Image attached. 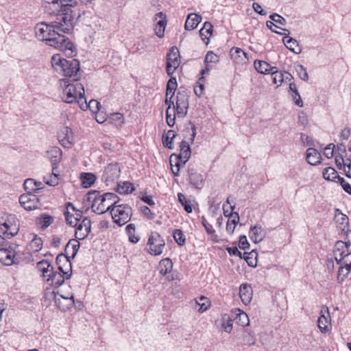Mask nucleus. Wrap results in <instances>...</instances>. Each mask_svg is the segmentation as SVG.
I'll return each instance as SVG.
<instances>
[{
	"label": "nucleus",
	"instance_id": "f257e3e1",
	"mask_svg": "<svg viewBox=\"0 0 351 351\" xmlns=\"http://www.w3.org/2000/svg\"><path fill=\"white\" fill-rule=\"evenodd\" d=\"M189 99L185 92H178L176 98V105L168 106L166 110V121L169 127L175 125L176 117L184 118L188 112Z\"/></svg>",
	"mask_w": 351,
	"mask_h": 351
},
{
	"label": "nucleus",
	"instance_id": "f03ea898",
	"mask_svg": "<svg viewBox=\"0 0 351 351\" xmlns=\"http://www.w3.org/2000/svg\"><path fill=\"white\" fill-rule=\"evenodd\" d=\"M53 69L58 73L77 79L80 71V62L76 59L66 60L60 54H54L51 58Z\"/></svg>",
	"mask_w": 351,
	"mask_h": 351
},
{
	"label": "nucleus",
	"instance_id": "7ed1b4c3",
	"mask_svg": "<svg viewBox=\"0 0 351 351\" xmlns=\"http://www.w3.org/2000/svg\"><path fill=\"white\" fill-rule=\"evenodd\" d=\"M59 83L62 89L61 97L65 103L77 102L78 104L80 99L84 97V86L77 82V79H75L73 83H70L66 79H61Z\"/></svg>",
	"mask_w": 351,
	"mask_h": 351
},
{
	"label": "nucleus",
	"instance_id": "20e7f679",
	"mask_svg": "<svg viewBox=\"0 0 351 351\" xmlns=\"http://www.w3.org/2000/svg\"><path fill=\"white\" fill-rule=\"evenodd\" d=\"M94 195L91 208L97 214H103L106 211L110 212L118 198L112 193H106L103 195L95 193Z\"/></svg>",
	"mask_w": 351,
	"mask_h": 351
},
{
	"label": "nucleus",
	"instance_id": "39448f33",
	"mask_svg": "<svg viewBox=\"0 0 351 351\" xmlns=\"http://www.w3.org/2000/svg\"><path fill=\"white\" fill-rule=\"evenodd\" d=\"M110 215L113 222L119 226L126 224L132 216V209L127 204H121L117 199L115 204L111 208Z\"/></svg>",
	"mask_w": 351,
	"mask_h": 351
},
{
	"label": "nucleus",
	"instance_id": "423d86ee",
	"mask_svg": "<svg viewBox=\"0 0 351 351\" xmlns=\"http://www.w3.org/2000/svg\"><path fill=\"white\" fill-rule=\"evenodd\" d=\"M61 32L56 30V35H53L47 42V45L64 51L66 56H73L75 54L73 44L68 38L60 34Z\"/></svg>",
	"mask_w": 351,
	"mask_h": 351
},
{
	"label": "nucleus",
	"instance_id": "0eeeda50",
	"mask_svg": "<svg viewBox=\"0 0 351 351\" xmlns=\"http://www.w3.org/2000/svg\"><path fill=\"white\" fill-rule=\"evenodd\" d=\"M56 21H53V28L62 33H69L73 28V16L70 7H64L58 14Z\"/></svg>",
	"mask_w": 351,
	"mask_h": 351
},
{
	"label": "nucleus",
	"instance_id": "6e6552de",
	"mask_svg": "<svg viewBox=\"0 0 351 351\" xmlns=\"http://www.w3.org/2000/svg\"><path fill=\"white\" fill-rule=\"evenodd\" d=\"M6 217L3 223H1V239H10L15 236L19 230L18 220L14 215L5 214Z\"/></svg>",
	"mask_w": 351,
	"mask_h": 351
},
{
	"label": "nucleus",
	"instance_id": "1a4fd4ad",
	"mask_svg": "<svg viewBox=\"0 0 351 351\" xmlns=\"http://www.w3.org/2000/svg\"><path fill=\"white\" fill-rule=\"evenodd\" d=\"M165 242L163 238L156 232H152L146 244L147 252L152 256H158L163 252Z\"/></svg>",
	"mask_w": 351,
	"mask_h": 351
},
{
	"label": "nucleus",
	"instance_id": "9d476101",
	"mask_svg": "<svg viewBox=\"0 0 351 351\" xmlns=\"http://www.w3.org/2000/svg\"><path fill=\"white\" fill-rule=\"evenodd\" d=\"M345 235L346 241H338L335 245L334 256L337 263L351 252V230H347Z\"/></svg>",
	"mask_w": 351,
	"mask_h": 351
},
{
	"label": "nucleus",
	"instance_id": "9b49d317",
	"mask_svg": "<svg viewBox=\"0 0 351 351\" xmlns=\"http://www.w3.org/2000/svg\"><path fill=\"white\" fill-rule=\"evenodd\" d=\"M56 29L53 28V22L49 24L44 22L40 23L34 27L36 38L41 41H45L46 44L53 35H56Z\"/></svg>",
	"mask_w": 351,
	"mask_h": 351
},
{
	"label": "nucleus",
	"instance_id": "f8f14e48",
	"mask_svg": "<svg viewBox=\"0 0 351 351\" xmlns=\"http://www.w3.org/2000/svg\"><path fill=\"white\" fill-rule=\"evenodd\" d=\"M180 64V56L178 49L172 47L167 54L166 71L169 76L171 75Z\"/></svg>",
	"mask_w": 351,
	"mask_h": 351
},
{
	"label": "nucleus",
	"instance_id": "ddd939ff",
	"mask_svg": "<svg viewBox=\"0 0 351 351\" xmlns=\"http://www.w3.org/2000/svg\"><path fill=\"white\" fill-rule=\"evenodd\" d=\"M121 169L118 164H109L104 169L102 175V180L106 185L110 186L117 182L120 177Z\"/></svg>",
	"mask_w": 351,
	"mask_h": 351
},
{
	"label": "nucleus",
	"instance_id": "4468645a",
	"mask_svg": "<svg viewBox=\"0 0 351 351\" xmlns=\"http://www.w3.org/2000/svg\"><path fill=\"white\" fill-rule=\"evenodd\" d=\"M58 138L61 145L66 148L71 147L75 141L73 132L69 127H63L59 130Z\"/></svg>",
	"mask_w": 351,
	"mask_h": 351
},
{
	"label": "nucleus",
	"instance_id": "2eb2a0df",
	"mask_svg": "<svg viewBox=\"0 0 351 351\" xmlns=\"http://www.w3.org/2000/svg\"><path fill=\"white\" fill-rule=\"evenodd\" d=\"M60 271H52L47 278V281H51V285L58 287L63 284L65 279H69L71 277V271H64L62 266H59Z\"/></svg>",
	"mask_w": 351,
	"mask_h": 351
},
{
	"label": "nucleus",
	"instance_id": "dca6fc26",
	"mask_svg": "<svg viewBox=\"0 0 351 351\" xmlns=\"http://www.w3.org/2000/svg\"><path fill=\"white\" fill-rule=\"evenodd\" d=\"M75 237L77 240L84 239L89 234L91 228V221L88 217H84L75 226Z\"/></svg>",
	"mask_w": 351,
	"mask_h": 351
},
{
	"label": "nucleus",
	"instance_id": "f3484780",
	"mask_svg": "<svg viewBox=\"0 0 351 351\" xmlns=\"http://www.w3.org/2000/svg\"><path fill=\"white\" fill-rule=\"evenodd\" d=\"M55 302L56 306L62 311H66L71 308L75 304L73 293L68 294L67 295L58 293L55 295Z\"/></svg>",
	"mask_w": 351,
	"mask_h": 351
},
{
	"label": "nucleus",
	"instance_id": "a211bd4d",
	"mask_svg": "<svg viewBox=\"0 0 351 351\" xmlns=\"http://www.w3.org/2000/svg\"><path fill=\"white\" fill-rule=\"evenodd\" d=\"M320 313L321 315L317 321V326L322 332L326 333L331 328L330 316L328 308L323 306L321 309Z\"/></svg>",
	"mask_w": 351,
	"mask_h": 351
},
{
	"label": "nucleus",
	"instance_id": "6ab92c4d",
	"mask_svg": "<svg viewBox=\"0 0 351 351\" xmlns=\"http://www.w3.org/2000/svg\"><path fill=\"white\" fill-rule=\"evenodd\" d=\"M21 205L27 210H35L38 207L39 202L36 196L32 193H26L19 198Z\"/></svg>",
	"mask_w": 351,
	"mask_h": 351
},
{
	"label": "nucleus",
	"instance_id": "aec40b11",
	"mask_svg": "<svg viewBox=\"0 0 351 351\" xmlns=\"http://www.w3.org/2000/svg\"><path fill=\"white\" fill-rule=\"evenodd\" d=\"M18 263V258L16 257V251L13 247H1V263L10 266Z\"/></svg>",
	"mask_w": 351,
	"mask_h": 351
},
{
	"label": "nucleus",
	"instance_id": "412c9836",
	"mask_svg": "<svg viewBox=\"0 0 351 351\" xmlns=\"http://www.w3.org/2000/svg\"><path fill=\"white\" fill-rule=\"evenodd\" d=\"M266 230L260 224L251 226L249 230V237L255 243H259L263 240L266 236Z\"/></svg>",
	"mask_w": 351,
	"mask_h": 351
},
{
	"label": "nucleus",
	"instance_id": "4be33fe9",
	"mask_svg": "<svg viewBox=\"0 0 351 351\" xmlns=\"http://www.w3.org/2000/svg\"><path fill=\"white\" fill-rule=\"evenodd\" d=\"M191 148L186 141H182L180 145V154L178 155L172 154L171 158H175L176 160L180 161L182 164H185L191 156Z\"/></svg>",
	"mask_w": 351,
	"mask_h": 351
},
{
	"label": "nucleus",
	"instance_id": "5701e85b",
	"mask_svg": "<svg viewBox=\"0 0 351 351\" xmlns=\"http://www.w3.org/2000/svg\"><path fill=\"white\" fill-rule=\"evenodd\" d=\"M45 10L49 14H57L63 10V3L61 0H43Z\"/></svg>",
	"mask_w": 351,
	"mask_h": 351
},
{
	"label": "nucleus",
	"instance_id": "b1692460",
	"mask_svg": "<svg viewBox=\"0 0 351 351\" xmlns=\"http://www.w3.org/2000/svg\"><path fill=\"white\" fill-rule=\"evenodd\" d=\"M155 21V34L158 37L162 38L167 25L166 16L162 12H159L156 14Z\"/></svg>",
	"mask_w": 351,
	"mask_h": 351
},
{
	"label": "nucleus",
	"instance_id": "393cba45",
	"mask_svg": "<svg viewBox=\"0 0 351 351\" xmlns=\"http://www.w3.org/2000/svg\"><path fill=\"white\" fill-rule=\"evenodd\" d=\"M270 73L271 74L272 82L276 85L277 88L280 86L285 80L291 81L293 79L289 73L278 71L276 67Z\"/></svg>",
	"mask_w": 351,
	"mask_h": 351
},
{
	"label": "nucleus",
	"instance_id": "a878e982",
	"mask_svg": "<svg viewBox=\"0 0 351 351\" xmlns=\"http://www.w3.org/2000/svg\"><path fill=\"white\" fill-rule=\"evenodd\" d=\"M239 296L242 302L245 304H249L253 297V291L250 285L242 284L239 288Z\"/></svg>",
	"mask_w": 351,
	"mask_h": 351
},
{
	"label": "nucleus",
	"instance_id": "bb28decb",
	"mask_svg": "<svg viewBox=\"0 0 351 351\" xmlns=\"http://www.w3.org/2000/svg\"><path fill=\"white\" fill-rule=\"evenodd\" d=\"M230 55L232 60L237 64H245L248 62L247 53L240 48L232 47L230 49Z\"/></svg>",
	"mask_w": 351,
	"mask_h": 351
},
{
	"label": "nucleus",
	"instance_id": "cd10ccee",
	"mask_svg": "<svg viewBox=\"0 0 351 351\" xmlns=\"http://www.w3.org/2000/svg\"><path fill=\"white\" fill-rule=\"evenodd\" d=\"M189 177L190 183L196 189H201L204 185L203 176L197 173V171L191 167L189 169Z\"/></svg>",
	"mask_w": 351,
	"mask_h": 351
},
{
	"label": "nucleus",
	"instance_id": "c85d7f7f",
	"mask_svg": "<svg viewBox=\"0 0 351 351\" xmlns=\"http://www.w3.org/2000/svg\"><path fill=\"white\" fill-rule=\"evenodd\" d=\"M78 105L82 110L89 108L94 113H97L101 108V104L97 100L92 99L87 103L85 97L80 99Z\"/></svg>",
	"mask_w": 351,
	"mask_h": 351
},
{
	"label": "nucleus",
	"instance_id": "c756f323",
	"mask_svg": "<svg viewBox=\"0 0 351 351\" xmlns=\"http://www.w3.org/2000/svg\"><path fill=\"white\" fill-rule=\"evenodd\" d=\"M306 160L311 165H317L321 163L322 156L316 149L310 147L306 149Z\"/></svg>",
	"mask_w": 351,
	"mask_h": 351
},
{
	"label": "nucleus",
	"instance_id": "7c9ffc66",
	"mask_svg": "<svg viewBox=\"0 0 351 351\" xmlns=\"http://www.w3.org/2000/svg\"><path fill=\"white\" fill-rule=\"evenodd\" d=\"M219 62V57L213 51H208L205 57L204 62L206 64L205 69L201 71V75H204L205 73H208L213 69V66L210 64H216Z\"/></svg>",
	"mask_w": 351,
	"mask_h": 351
},
{
	"label": "nucleus",
	"instance_id": "2f4dec72",
	"mask_svg": "<svg viewBox=\"0 0 351 351\" xmlns=\"http://www.w3.org/2000/svg\"><path fill=\"white\" fill-rule=\"evenodd\" d=\"M202 20V16L195 13H191L188 15L186 20L184 28L186 30H192L197 27Z\"/></svg>",
	"mask_w": 351,
	"mask_h": 351
},
{
	"label": "nucleus",
	"instance_id": "473e14b6",
	"mask_svg": "<svg viewBox=\"0 0 351 351\" xmlns=\"http://www.w3.org/2000/svg\"><path fill=\"white\" fill-rule=\"evenodd\" d=\"M254 66L256 70L262 74H269L276 69L275 66H271L268 62L258 60L254 61Z\"/></svg>",
	"mask_w": 351,
	"mask_h": 351
},
{
	"label": "nucleus",
	"instance_id": "72a5a7b5",
	"mask_svg": "<svg viewBox=\"0 0 351 351\" xmlns=\"http://www.w3.org/2000/svg\"><path fill=\"white\" fill-rule=\"evenodd\" d=\"M54 221L52 216L47 214H41L36 219V223L42 230L46 229L49 227Z\"/></svg>",
	"mask_w": 351,
	"mask_h": 351
},
{
	"label": "nucleus",
	"instance_id": "f704fd0d",
	"mask_svg": "<svg viewBox=\"0 0 351 351\" xmlns=\"http://www.w3.org/2000/svg\"><path fill=\"white\" fill-rule=\"evenodd\" d=\"M47 156L53 164L58 163L61 160L62 151L58 147H51L47 150Z\"/></svg>",
	"mask_w": 351,
	"mask_h": 351
},
{
	"label": "nucleus",
	"instance_id": "c9c22d12",
	"mask_svg": "<svg viewBox=\"0 0 351 351\" xmlns=\"http://www.w3.org/2000/svg\"><path fill=\"white\" fill-rule=\"evenodd\" d=\"M235 320L237 324L245 327L250 325V319L247 315L239 308L234 309Z\"/></svg>",
	"mask_w": 351,
	"mask_h": 351
},
{
	"label": "nucleus",
	"instance_id": "e433bc0d",
	"mask_svg": "<svg viewBox=\"0 0 351 351\" xmlns=\"http://www.w3.org/2000/svg\"><path fill=\"white\" fill-rule=\"evenodd\" d=\"M283 43L287 49L292 51L295 53L299 54L301 53L302 49L295 39H293L289 36H285L283 38Z\"/></svg>",
	"mask_w": 351,
	"mask_h": 351
},
{
	"label": "nucleus",
	"instance_id": "4c0bfd02",
	"mask_svg": "<svg viewBox=\"0 0 351 351\" xmlns=\"http://www.w3.org/2000/svg\"><path fill=\"white\" fill-rule=\"evenodd\" d=\"M213 30V27L210 22L204 23V27L199 30V35L206 45L209 43V36L212 35Z\"/></svg>",
	"mask_w": 351,
	"mask_h": 351
},
{
	"label": "nucleus",
	"instance_id": "58836bf2",
	"mask_svg": "<svg viewBox=\"0 0 351 351\" xmlns=\"http://www.w3.org/2000/svg\"><path fill=\"white\" fill-rule=\"evenodd\" d=\"M173 269V263L169 258L161 260L159 263L158 269L162 276H165L170 273Z\"/></svg>",
	"mask_w": 351,
	"mask_h": 351
},
{
	"label": "nucleus",
	"instance_id": "ea45409f",
	"mask_svg": "<svg viewBox=\"0 0 351 351\" xmlns=\"http://www.w3.org/2000/svg\"><path fill=\"white\" fill-rule=\"evenodd\" d=\"M37 268L42 272L44 278H48L53 271V267L46 260H43L37 263Z\"/></svg>",
	"mask_w": 351,
	"mask_h": 351
},
{
	"label": "nucleus",
	"instance_id": "a19ab883",
	"mask_svg": "<svg viewBox=\"0 0 351 351\" xmlns=\"http://www.w3.org/2000/svg\"><path fill=\"white\" fill-rule=\"evenodd\" d=\"M239 221V216L237 213H231L230 215V217L228 218L227 224H226V230L230 233H233L236 226Z\"/></svg>",
	"mask_w": 351,
	"mask_h": 351
},
{
	"label": "nucleus",
	"instance_id": "79ce46f5",
	"mask_svg": "<svg viewBox=\"0 0 351 351\" xmlns=\"http://www.w3.org/2000/svg\"><path fill=\"white\" fill-rule=\"evenodd\" d=\"M323 177L325 180L337 182L340 178L337 171L333 167H326L323 170Z\"/></svg>",
	"mask_w": 351,
	"mask_h": 351
},
{
	"label": "nucleus",
	"instance_id": "37998d69",
	"mask_svg": "<svg viewBox=\"0 0 351 351\" xmlns=\"http://www.w3.org/2000/svg\"><path fill=\"white\" fill-rule=\"evenodd\" d=\"M116 191L119 194H128L134 191V188L132 183L130 182H123L117 184Z\"/></svg>",
	"mask_w": 351,
	"mask_h": 351
},
{
	"label": "nucleus",
	"instance_id": "c03bdc74",
	"mask_svg": "<svg viewBox=\"0 0 351 351\" xmlns=\"http://www.w3.org/2000/svg\"><path fill=\"white\" fill-rule=\"evenodd\" d=\"M82 185L84 188L90 187L95 181V176L91 173H83L81 174Z\"/></svg>",
	"mask_w": 351,
	"mask_h": 351
},
{
	"label": "nucleus",
	"instance_id": "a18cd8bd",
	"mask_svg": "<svg viewBox=\"0 0 351 351\" xmlns=\"http://www.w3.org/2000/svg\"><path fill=\"white\" fill-rule=\"evenodd\" d=\"M32 236L33 237L29 242V246L32 252H38L43 247V240L36 234H32Z\"/></svg>",
	"mask_w": 351,
	"mask_h": 351
},
{
	"label": "nucleus",
	"instance_id": "49530a36",
	"mask_svg": "<svg viewBox=\"0 0 351 351\" xmlns=\"http://www.w3.org/2000/svg\"><path fill=\"white\" fill-rule=\"evenodd\" d=\"M195 305L199 306L197 309L199 312L203 313L208 310L210 306V300L208 298L200 296L195 299Z\"/></svg>",
	"mask_w": 351,
	"mask_h": 351
},
{
	"label": "nucleus",
	"instance_id": "de8ad7c7",
	"mask_svg": "<svg viewBox=\"0 0 351 351\" xmlns=\"http://www.w3.org/2000/svg\"><path fill=\"white\" fill-rule=\"evenodd\" d=\"M136 227L134 223L128 224L125 228V232L128 236L130 242L136 243L139 241L138 236L135 235Z\"/></svg>",
	"mask_w": 351,
	"mask_h": 351
},
{
	"label": "nucleus",
	"instance_id": "09e8293b",
	"mask_svg": "<svg viewBox=\"0 0 351 351\" xmlns=\"http://www.w3.org/2000/svg\"><path fill=\"white\" fill-rule=\"evenodd\" d=\"M176 136V134L173 130H169L162 136V143L164 146L169 149L173 148V139Z\"/></svg>",
	"mask_w": 351,
	"mask_h": 351
},
{
	"label": "nucleus",
	"instance_id": "8fccbe9b",
	"mask_svg": "<svg viewBox=\"0 0 351 351\" xmlns=\"http://www.w3.org/2000/svg\"><path fill=\"white\" fill-rule=\"evenodd\" d=\"M221 327L223 330L225 332L230 333L232 331L233 327L232 319L228 315L224 314L221 317Z\"/></svg>",
	"mask_w": 351,
	"mask_h": 351
},
{
	"label": "nucleus",
	"instance_id": "3c124183",
	"mask_svg": "<svg viewBox=\"0 0 351 351\" xmlns=\"http://www.w3.org/2000/svg\"><path fill=\"white\" fill-rule=\"evenodd\" d=\"M243 341L245 345L252 346L256 343V339L251 331L245 330L243 332Z\"/></svg>",
	"mask_w": 351,
	"mask_h": 351
},
{
	"label": "nucleus",
	"instance_id": "603ef678",
	"mask_svg": "<svg viewBox=\"0 0 351 351\" xmlns=\"http://www.w3.org/2000/svg\"><path fill=\"white\" fill-rule=\"evenodd\" d=\"M55 168L53 169V173L49 176L44 177L45 182L49 186H56L58 184L59 177L57 173L54 172Z\"/></svg>",
	"mask_w": 351,
	"mask_h": 351
},
{
	"label": "nucleus",
	"instance_id": "864d4df0",
	"mask_svg": "<svg viewBox=\"0 0 351 351\" xmlns=\"http://www.w3.org/2000/svg\"><path fill=\"white\" fill-rule=\"evenodd\" d=\"M204 77H202L198 80L197 85L194 87V93L198 97H200L204 94Z\"/></svg>",
	"mask_w": 351,
	"mask_h": 351
},
{
	"label": "nucleus",
	"instance_id": "5fc2aeb1",
	"mask_svg": "<svg viewBox=\"0 0 351 351\" xmlns=\"http://www.w3.org/2000/svg\"><path fill=\"white\" fill-rule=\"evenodd\" d=\"M351 271V268L346 267V265H340L338 271L337 280L339 282L343 281V280L348 276Z\"/></svg>",
	"mask_w": 351,
	"mask_h": 351
},
{
	"label": "nucleus",
	"instance_id": "6e6d98bb",
	"mask_svg": "<svg viewBox=\"0 0 351 351\" xmlns=\"http://www.w3.org/2000/svg\"><path fill=\"white\" fill-rule=\"evenodd\" d=\"M24 188L28 192V193H32V192H37L38 188H35V185H36V182L34 179H27L24 182Z\"/></svg>",
	"mask_w": 351,
	"mask_h": 351
},
{
	"label": "nucleus",
	"instance_id": "4d7b16f0",
	"mask_svg": "<svg viewBox=\"0 0 351 351\" xmlns=\"http://www.w3.org/2000/svg\"><path fill=\"white\" fill-rule=\"evenodd\" d=\"M295 71L298 77L304 81H308V75L306 71V69L301 64H298L295 66Z\"/></svg>",
	"mask_w": 351,
	"mask_h": 351
},
{
	"label": "nucleus",
	"instance_id": "13d9d810",
	"mask_svg": "<svg viewBox=\"0 0 351 351\" xmlns=\"http://www.w3.org/2000/svg\"><path fill=\"white\" fill-rule=\"evenodd\" d=\"M173 238L179 245H183L185 243V236L180 230L176 229L174 230Z\"/></svg>",
	"mask_w": 351,
	"mask_h": 351
},
{
	"label": "nucleus",
	"instance_id": "bf43d9fd",
	"mask_svg": "<svg viewBox=\"0 0 351 351\" xmlns=\"http://www.w3.org/2000/svg\"><path fill=\"white\" fill-rule=\"evenodd\" d=\"M178 201L180 202V204L184 206V210L188 213H190L192 212V207L189 204L188 201L186 199V197L184 195H183L181 193H179L178 195Z\"/></svg>",
	"mask_w": 351,
	"mask_h": 351
},
{
	"label": "nucleus",
	"instance_id": "052dcab7",
	"mask_svg": "<svg viewBox=\"0 0 351 351\" xmlns=\"http://www.w3.org/2000/svg\"><path fill=\"white\" fill-rule=\"evenodd\" d=\"M202 225L205 228L207 233L212 235L213 241H217L218 239L217 238V236L215 234V230L213 228V226L207 222V221L205 219H203L202 220Z\"/></svg>",
	"mask_w": 351,
	"mask_h": 351
},
{
	"label": "nucleus",
	"instance_id": "680f3d73",
	"mask_svg": "<svg viewBox=\"0 0 351 351\" xmlns=\"http://www.w3.org/2000/svg\"><path fill=\"white\" fill-rule=\"evenodd\" d=\"M175 94V90H172L170 89H166V95H165V104L168 106L176 105V100L173 99V96Z\"/></svg>",
	"mask_w": 351,
	"mask_h": 351
},
{
	"label": "nucleus",
	"instance_id": "e2e57ef3",
	"mask_svg": "<svg viewBox=\"0 0 351 351\" xmlns=\"http://www.w3.org/2000/svg\"><path fill=\"white\" fill-rule=\"evenodd\" d=\"M78 214L76 217L70 215L69 213H65V218L66 223L71 226L75 227L77 225V223L80 221V218L78 217Z\"/></svg>",
	"mask_w": 351,
	"mask_h": 351
},
{
	"label": "nucleus",
	"instance_id": "0e129e2a",
	"mask_svg": "<svg viewBox=\"0 0 351 351\" xmlns=\"http://www.w3.org/2000/svg\"><path fill=\"white\" fill-rule=\"evenodd\" d=\"M269 18L276 23L280 24L282 25H285L286 24L285 19L276 13L271 14Z\"/></svg>",
	"mask_w": 351,
	"mask_h": 351
},
{
	"label": "nucleus",
	"instance_id": "69168bd1",
	"mask_svg": "<svg viewBox=\"0 0 351 351\" xmlns=\"http://www.w3.org/2000/svg\"><path fill=\"white\" fill-rule=\"evenodd\" d=\"M335 147V144L330 143L324 149V155L328 158H331L334 155V149Z\"/></svg>",
	"mask_w": 351,
	"mask_h": 351
},
{
	"label": "nucleus",
	"instance_id": "338daca9",
	"mask_svg": "<svg viewBox=\"0 0 351 351\" xmlns=\"http://www.w3.org/2000/svg\"><path fill=\"white\" fill-rule=\"evenodd\" d=\"M293 101L295 104L299 107L303 106V101L301 99L300 95L298 92L290 93Z\"/></svg>",
	"mask_w": 351,
	"mask_h": 351
},
{
	"label": "nucleus",
	"instance_id": "774afa93",
	"mask_svg": "<svg viewBox=\"0 0 351 351\" xmlns=\"http://www.w3.org/2000/svg\"><path fill=\"white\" fill-rule=\"evenodd\" d=\"M337 263L351 268V252L348 254L347 253L343 258L337 262Z\"/></svg>",
	"mask_w": 351,
	"mask_h": 351
}]
</instances>
